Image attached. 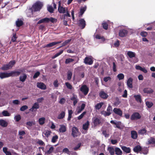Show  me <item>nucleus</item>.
Segmentation results:
<instances>
[{
    "mask_svg": "<svg viewBox=\"0 0 155 155\" xmlns=\"http://www.w3.org/2000/svg\"><path fill=\"white\" fill-rule=\"evenodd\" d=\"M27 78V76L25 74H23L20 77V80L21 81L24 82Z\"/></svg>",
    "mask_w": 155,
    "mask_h": 155,
    "instance_id": "40",
    "label": "nucleus"
},
{
    "mask_svg": "<svg viewBox=\"0 0 155 155\" xmlns=\"http://www.w3.org/2000/svg\"><path fill=\"white\" fill-rule=\"evenodd\" d=\"M28 108V107L26 105H24L22 106L20 108V110L21 111H24Z\"/></svg>",
    "mask_w": 155,
    "mask_h": 155,
    "instance_id": "62",
    "label": "nucleus"
},
{
    "mask_svg": "<svg viewBox=\"0 0 155 155\" xmlns=\"http://www.w3.org/2000/svg\"><path fill=\"white\" fill-rule=\"evenodd\" d=\"M39 106L38 103H35L30 110L31 111H35L36 110L39 108Z\"/></svg>",
    "mask_w": 155,
    "mask_h": 155,
    "instance_id": "16",
    "label": "nucleus"
},
{
    "mask_svg": "<svg viewBox=\"0 0 155 155\" xmlns=\"http://www.w3.org/2000/svg\"><path fill=\"white\" fill-rule=\"evenodd\" d=\"M84 63L86 64L91 65L92 64L93 61L90 57H86L84 59Z\"/></svg>",
    "mask_w": 155,
    "mask_h": 155,
    "instance_id": "12",
    "label": "nucleus"
},
{
    "mask_svg": "<svg viewBox=\"0 0 155 155\" xmlns=\"http://www.w3.org/2000/svg\"><path fill=\"white\" fill-rule=\"evenodd\" d=\"M78 25L82 29L84 28L86 25L85 20L83 19H80L79 21Z\"/></svg>",
    "mask_w": 155,
    "mask_h": 155,
    "instance_id": "13",
    "label": "nucleus"
},
{
    "mask_svg": "<svg viewBox=\"0 0 155 155\" xmlns=\"http://www.w3.org/2000/svg\"><path fill=\"white\" fill-rule=\"evenodd\" d=\"M141 118V116L138 113H134L131 115L130 119L132 120H137Z\"/></svg>",
    "mask_w": 155,
    "mask_h": 155,
    "instance_id": "8",
    "label": "nucleus"
},
{
    "mask_svg": "<svg viewBox=\"0 0 155 155\" xmlns=\"http://www.w3.org/2000/svg\"><path fill=\"white\" fill-rule=\"evenodd\" d=\"M60 127L59 129V131L61 133H64L66 131V126L64 125H60Z\"/></svg>",
    "mask_w": 155,
    "mask_h": 155,
    "instance_id": "21",
    "label": "nucleus"
},
{
    "mask_svg": "<svg viewBox=\"0 0 155 155\" xmlns=\"http://www.w3.org/2000/svg\"><path fill=\"white\" fill-rule=\"evenodd\" d=\"M65 112L64 111H62L58 115L57 117L58 119H62L65 116Z\"/></svg>",
    "mask_w": 155,
    "mask_h": 155,
    "instance_id": "28",
    "label": "nucleus"
},
{
    "mask_svg": "<svg viewBox=\"0 0 155 155\" xmlns=\"http://www.w3.org/2000/svg\"><path fill=\"white\" fill-rule=\"evenodd\" d=\"M113 111L115 114L120 116L122 115V112L119 108H115L113 109Z\"/></svg>",
    "mask_w": 155,
    "mask_h": 155,
    "instance_id": "18",
    "label": "nucleus"
},
{
    "mask_svg": "<svg viewBox=\"0 0 155 155\" xmlns=\"http://www.w3.org/2000/svg\"><path fill=\"white\" fill-rule=\"evenodd\" d=\"M120 45L119 41L118 40L117 41L114 43V47H117L119 46Z\"/></svg>",
    "mask_w": 155,
    "mask_h": 155,
    "instance_id": "63",
    "label": "nucleus"
},
{
    "mask_svg": "<svg viewBox=\"0 0 155 155\" xmlns=\"http://www.w3.org/2000/svg\"><path fill=\"white\" fill-rule=\"evenodd\" d=\"M86 114V112L84 111L78 117V120H80L82 119Z\"/></svg>",
    "mask_w": 155,
    "mask_h": 155,
    "instance_id": "59",
    "label": "nucleus"
},
{
    "mask_svg": "<svg viewBox=\"0 0 155 155\" xmlns=\"http://www.w3.org/2000/svg\"><path fill=\"white\" fill-rule=\"evenodd\" d=\"M89 125V123L88 121H87L86 123L83 124V129L85 130H88Z\"/></svg>",
    "mask_w": 155,
    "mask_h": 155,
    "instance_id": "32",
    "label": "nucleus"
},
{
    "mask_svg": "<svg viewBox=\"0 0 155 155\" xmlns=\"http://www.w3.org/2000/svg\"><path fill=\"white\" fill-rule=\"evenodd\" d=\"M115 154L117 155H121L122 152L121 150L118 147H115Z\"/></svg>",
    "mask_w": 155,
    "mask_h": 155,
    "instance_id": "29",
    "label": "nucleus"
},
{
    "mask_svg": "<svg viewBox=\"0 0 155 155\" xmlns=\"http://www.w3.org/2000/svg\"><path fill=\"white\" fill-rule=\"evenodd\" d=\"M148 144L155 143V138L153 137H151L148 140Z\"/></svg>",
    "mask_w": 155,
    "mask_h": 155,
    "instance_id": "41",
    "label": "nucleus"
},
{
    "mask_svg": "<svg viewBox=\"0 0 155 155\" xmlns=\"http://www.w3.org/2000/svg\"><path fill=\"white\" fill-rule=\"evenodd\" d=\"M85 104L83 103L80 107H77L75 111L76 114H78L80 113L84 108Z\"/></svg>",
    "mask_w": 155,
    "mask_h": 155,
    "instance_id": "7",
    "label": "nucleus"
},
{
    "mask_svg": "<svg viewBox=\"0 0 155 155\" xmlns=\"http://www.w3.org/2000/svg\"><path fill=\"white\" fill-rule=\"evenodd\" d=\"M71 39H68L66 40L64 43L62 44V45L60 47H61L62 46H65L67 45L71 41Z\"/></svg>",
    "mask_w": 155,
    "mask_h": 155,
    "instance_id": "57",
    "label": "nucleus"
},
{
    "mask_svg": "<svg viewBox=\"0 0 155 155\" xmlns=\"http://www.w3.org/2000/svg\"><path fill=\"white\" fill-rule=\"evenodd\" d=\"M43 5V4L41 2H37L33 5L31 9L29 10V12L32 13L33 12L39 11Z\"/></svg>",
    "mask_w": 155,
    "mask_h": 155,
    "instance_id": "1",
    "label": "nucleus"
},
{
    "mask_svg": "<svg viewBox=\"0 0 155 155\" xmlns=\"http://www.w3.org/2000/svg\"><path fill=\"white\" fill-rule=\"evenodd\" d=\"M7 150V148L6 147H4L3 148V151L6 155H11V153L8 151Z\"/></svg>",
    "mask_w": 155,
    "mask_h": 155,
    "instance_id": "46",
    "label": "nucleus"
},
{
    "mask_svg": "<svg viewBox=\"0 0 155 155\" xmlns=\"http://www.w3.org/2000/svg\"><path fill=\"white\" fill-rule=\"evenodd\" d=\"M48 22L50 21L52 23H55L57 21V19L52 18L50 17V18H48Z\"/></svg>",
    "mask_w": 155,
    "mask_h": 155,
    "instance_id": "48",
    "label": "nucleus"
},
{
    "mask_svg": "<svg viewBox=\"0 0 155 155\" xmlns=\"http://www.w3.org/2000/svg\"><path fill=\"white\" fill-rule=\"evenodd\" d=\"M80 90L84 95H86L88 93L89 89L86 85L84 84L81 85Z\"/></svg>",
    "mask_w": 155,
    "mask_h": 155,
    "instance_id": "4",
    "label": "nucleus"
},
{
    "mask_svg": "<svg viewBox=\"0 0 155 155\" xmlns=\"http://www.w3.org/2000/svg\"><path fill=\"white\" fill-rule=\"evenodd\" d=\"M47 10L50 13H53L54 10L52 6L48 5L47 6Z\"/></svg>",
    "mask_w": 155,
    "mask_h": 155,
    "instance_id": "42",
    "label": "nucleus"
},
{
    "mask_svg": "<svg viewBox=\"0 0 155 155\" xmlns=\"http://www.w3.org/2000/svg\"><path fill=\"white\" fill-rule=\"evenodd\" d=\"M16 26L18 27H19L22 25L23 24L22 21L21 19H18L16 22Z\"/></svg>",
    "mask_w": 155,
    "mask_h": 155,
    "instance_id": "43",
    "label": "nucleus"
},
{
    "mask_svg": "<svg viewBox=\"0 0 155 155\" xmlns=\"http://www.w3.org/2000/svg\"><path fill=\"white\" fill-rule=\"evenodd\" d=\"M68 8H67L63 7L60 5V3H59V7L58 8V12L60 13L64 14L66 12Z\"/></svg>",
    "mask_w": 155,
    "mask_h": 155,
    "instance_id": "10",
    "label": "nucleus"
},
{
    "mask_svg": "<svg viewBox=\"0 0 155 155\" xmlns=\"http://www.w3.org/2000/svg\"><path fill=\"white\" fill-rule=\"evenodd\" d=\"M128 33V31L125 29H121L119 31V35L120 37L125 36Z\"/></svg>",
    "mask_w": 155,
    "mask_h": 155,
    "instance_id": "11",
    "label": "nucleus"
},
{
    "mask_svg": "<svg viewBox=\"0 0 155 155\" xmlns=\"http://www.w3.org/2000/svg\"><path fill=\"white\" fill-rule=\"evenodd\" d=\"M146 104L147 106L149 108L151 107L153 105V104L152 102L147 101L146 102Z\"/></svg>",
    "mask_w": 155,
    "mask_h": 155,
    "instance_id": "51",
    "label": "nucleus"
},
{
    "mask_svg": "<svg viewBox=\"0 0 155 155\" xmlns=\"http://www.w3.org/2000/svg\"><path fill=\"white\" fill-rule=\"evenodd\" d=\"M102 25L104 28L105 30H107L108 28V25L106 23L104 22L102 24Z\"/></svg>",
    "mask_w": 155,
    "mask_h": 155,
    "instance_id": "64",
    "label": "nucleus"
},
{
    "mask_svg": "<svg viewBox=\"0 0 155 155\" xmlns=\"http://www.w3.org/2000/svg\"><path fill=\"white\" fill-rule=\"evenodd\" d=\"M117 78L120 80L123 79L124 78V75L122 73L119 74L117 75Z\"/></svg>",
    "mask_w": 155,
    "mask_h": 155,
    "instance_id": "50",
    "label": "nucleus"
},
{
    "mask_svg": "<svg viewBox=\"0 0 155 155\" xmlns=\"http://www.w3.org/2000/svg\"><path fill=\"white\" fill-rule=\"evenodd\" d=\"M141 150V152L144 154H147L148 151V149L147 147H144L142 149L140 146L135 147L134 149V151L135 152H138Z\"/></svg>",
    "mask_w": 155,
    "mask_h": 155,
    "instance_id": "2",
    "label": "nucleus"
},
{
    "mask_svg": "<svg viewBox=\"0 0 155 155\" xmlns=\"http://www.w3.org/2000/svg\"><path fill=\"white\" fill-rule=\"evenodd\" d=\"M87 8V6H84V7H81V8L79 15H82L86 11Z\"/></svg>",
    "mask_w": 155,
    "mask_h": 155,
    "instance_id": "34",
    "label": "nucleus"
},
{
    "mask_svg": "<svg viewBox=\"0 0 155 155\" xmlns=\"http://www.w3.org/2000/svg\"><path fill=\"white\" fill-rule=\"evenodd\" d=\"M63 50H61L59 52H58L53 57V58H55L57 57L60 54H61L63 52Z\"/></svg>",
    "mask_w": 155,
    "mask_h": 155,
    "instance_id": "61",
    "label": "nucleus"
},
{
    "mask_svg": "<svg viewBox=\"0 0 155 155\" xmlns=\"http://www.w3.org/2000/svg\"><path fill=\"white\" fill-rule=\"evenodd\" d=\"M58 139V137L57 135H56L53 136L52 139L51 141L53 143L55 142Z\"/></svg>",
    "mask_w": 155,
    "mask_h": 155,
    "instance_id": "54",
    "label": "nucleus"
},
{
    "mask_svg": "<svg viewBox=\"0 0 155 155\" xmlns=\"http://www.w3.org/2000/svg\"><path fill=\"white\" fill-rule=\"evenodd\" d=\"M2 114L5 117H9L11 115V114L8 111L5 110H3L2 112Z\"/></svg>",
    "mask_w": 155,
    "mask_h": 155,
    "instance_id": "37",
    "label": "nucleus"
},
{
    "mask_svg": "<svg viewBox=\"0 0 155 155\" xmlns=\"http://www.w3.org/2000/svg\"><path fill=\"white\" fill-rule=\"evenodd\" d=\"M93 122L94 126H95L98 125L101 123L100 120L99 118L96 117H94L93 118Z\"/></svg>",
    "mask_w": 155,
    "mask_h": 155,
    "instance_id": "19",
    "label": "nucleus"
},
{
    "mask_svg": "<svg viewBox=\"0 0 155 155\" xmlns=\"http://www.w3.org/2000/svg\"><path fill=\"white\" fill-rule=\"evenodd\" d=\"M54 147H50L49 148V149L48 150L47 152H46V154H50L54 150Z\"/></svg>",
    "mask_w": 155,
    "mask_h": 155,
    "instance_id": "52",
    "label": "nucleus"
},
{
    "mask_svg": "<svg viewBox=\"0 0 155 155\" xmlns=\"http://www.w3.org/2000/svg\"><path fill=\"white\" fill-rule=\"evenodd\" d=\"M120 103V101L119 99L117 97H116L114 102V104L115 106H117Z\"/></svg>",
    "mask_w": 155,
    "mask_h": 155,
    "instance_id": "38",
    "label": "nucleus"
},
{
    "mask_svg": "<svg viewBox=\"0 0 155 155\" xmlns=\"http://www.w3.org/2000/svg\"><path fill=\"white\" fill-rule=\"evenodd\" d=\"M143 91L144 93L147 94L151 93L153 92V91L152 89L148 88L144 89Z\"/></svg>",
    "mask_w": 155,
    "mask_h": 155,
    "instance_id": "39",
    "label": "nucleus"
},
{
    "mask_svg": "<svg viewBox=\"0 0 155 155\" xmlns=\"http://www.w3.org/2000/svg\"><path fill=\"white\" fill-rule=\"evenodd\" d=\"M100 96L102 98L106 99L108 97V95L104 91H101L99 93Z\"/></svg>",
    "mask_w": 155,
    "mask_h": 155,
    "instance_id": "23",
    "label": "nucleus"
},
{
    "mask_svg": "<svg viewBox=\"0 0 155 155\" xmlns=\"http://www.w3.org/2000/svg\"><path fill=\"white\" fill-rule=\"evenodd\" d=\"M133 79L131 78H129L127 80V84L128 87L130 88L133 87L132 85Z\"/></svg>",
    "mask_w": 155,
    "mask_h": 155,
    "instance_id": "24",
    "label": "nucleus"
},
{
    "mask_svg": "<svg viewBox=\"0 0 155 155\" xmlns=\"http://www.w3.org/2000/svg\"><path fill=\"white\" fill-rule=\"evenodd\" d=\"M37 86L38 88L42 90H45L46 89V85L42 82H38L37 84Z\"/></svg>",
    "mask_w": 155,
    "mask_h": 155,
    "instance_id": "14",
    "label": "nucleus"
},
{
    "mask_svg": "<svg viewBox=\"0 0 155 155\" xmlns=\"http://www.w3.org/2000/svg\"><path fill=\"white\" fill-rule=\"evenodd\" d=\"M48 22V18H42L38 21L37 24H39L42 23Z\"/></svg>",
    "mask_w": 155,
    "mask_h": 155,
    "instance_id": "30",
    "label": "nucleus"
},
{
    "mask_svg": "<svg viewBox=\"0 0 155 155\" xmlns=\"http://www.w3.org/2000/svg\"><path fill=\"white\" fill-rule=\"evenodd\" d=\"M107 150L110 153L111 155H114L115 152V149L113 147H109L107 149Z\"/></svg>",
    "mask_w": 155,
    "mask_h": 155,
    "instance_id": "33",
    "label": "nucleus"
},
{
    "mask_svg": "<svg viewBox=\"0 0 155 155\" xmlns=\"http://www.w3.org/2000/svg\"><path fill=\"white\" fill-rule=\"evenodd\" d=\"M132 137L134 139H136L137 137V132L135 131H132L131 132Z\"/></svg>",
    "mask_w": 155,
    "mask_h": 155,
    "instance_id": "36",
    "label": "nucleus"
},
{
    "mask_svg": "<svg viewBox=\"0 0 155 155\" xmlns=\"http://www.w3.org/2000/svg\"><path fill=\"white\" fill-rule=\"evenodd\" d=\"M112 111V108L110 105H109L107 109V111H103L101 113L105 116H108L111 114Z\"/></svg>",
    "mask_w": 155,
    "mask_h": 155,
    "instance_id": "5",
    "label": "nucleus"
},
{
    "mask_svg": "<svg viewBox=\"0 0 155 155\" xmlns=\"http://www.w3.org/2000/svg\"><path fill=\"white\" fill-rule=\"evenodd\" d=\"M21 119V117L19 114L15 116L14 119L17 122L19 121Z\"/></svg>",
    "mask_w": 155,
    "mask_h": 155,
    "instance_id": "56",
    "label": "nucleus"
},
{
    "mask_svg": "<svg viewBox=\"0 0 155 155\" xmlns=\"http://www.w3.org/2000/svg\"><path fill=\"white\" fill-rule=\"evenodd\" d=\"M10 74L9 73L7 72H0V78L1 79L10 77Z\"/></svg>",
    "mask_w": 155,
    "mask_h": 155,
    "instance_id": "17",
    "label": "nucleus"
},
{
    "mask_svg": "<svg viewBox=\"0 0 155 155\" xmlns=\"http://www.w3.org/2000/svg\"><path fill=\"white\" fill-rule=\"evenodd\" d=\"M51 133V130H45L42 133V136L43 137H48L50 136Z\"/></svg>",
    "mask_w": 155,
    "mask_h": 155,
    "instance_id": "15",
    "label": "nucleus"
},
{
    "mask_svg": "<svg viewBox=\"0 0 155 155\" xmlns=\"http://www.w3.org/2000/svg\"><path fill=\"white\" fill-rule=\"evenodd\" d=\"M134 97L135 98L136 100L140 103L141 102V96L140 95H134Z\"/></svg>",
    "mask_w": 155,
    "mask_h": 155,
    "instance_id": "45",
    "label": "nucleus"
},
{
    "mask_svg": "<svg viewBox=\"0 0 155 155\" xmlns=\"http://www.w3.org/2000/svg\"><path fill=\"white\" fill-rule=\"evenodd\" d=\"M115 125L116 126L115 127H117L120 129H122L124 127L123 124L120 121H117Z\"/></svg>",
    "mask_w": 155,
    "mask_h": 155,
    "instance_id": "22",
    "label": "nucleus"
},
{
    "mask_svg": "<svg viewBox=\"0 0 155 155\" xmlns=\"http://www.w3.org/2000/svg\"><path fill=\"white\" fill-rule=\"evenodd\" d=\"M104 104V103L103 102H101L97 104L95 106V108L97 110L100 109Z\"/></svg>",
    "mask_w": 155,
    "mask_h": 155,
    "instance_id": "47",
    "label": "nucleus"
},
{
    "mask_svg": "<svg viewBox=\"0 0 155 155\" xmlns=\"http://www.w3.org/2000/svg\"><path fill=\"white\" fill-rule=\"evenodd\" d=\"M8 125V123L4 120H0V125L3 127H6Z\"/></svg>",
    "mask_w": 155,
    "mask_h": 155,
    "instance_id": "31",
    "label": "nucleus"
},
{
    "mask_svg": "<svg viewBox=\"0 0 155 155\" xmlns=\"http://www.w3.org/2000/svg\"><path fill=\"white\" fill-rule=\"evenodd\" d=\"M127 54L130 58L134 57L135 55V54L134 52L130 51H127Z\"/></svg>",
    "mask_w": 155,
    "mask_h": 155,
    "instance_id": "35",
    "label": "nucleus"
},
{
    "mask_svg": "<svg viewBox=\"0 0 155 155\" xmlns=\"http://www.w3.org/2000/svg\"><path fill=\"white\" fill-rule=\"evenodd\" d=\"M74 61V60L72 58H69L66 59L65 61L66 64H68Z\"/></svg>",
    "mask_w": 155,
    "mask_h": 155,
    "instance_id": "55",
    "label": "nucleus"
},
{
    "mask_svg": "<svg viewBox=\"0 0 155 155\" xmlns=\"http://www.w3.org/2000/svg\"><path fill=\"white\" fill-rule=\"evenodd\" d=\"M61 41H58V42H54L49 43L45 47H52L57 44H59L61 43Z\"/></svg>",
    "mask_w": 155,
    "mask_h": 155,
    "instance_id": "27",
    "label": "nucleus"
},
{
    "mask_svg": "<svg viewBox=\"0 0 155 155\" xmlns=\"http://www.w3.org/2000/svg\"><path fill=\"white\" fill-rule=\"evenodd\" d=\"M45 117H42L40 118L38 120V122L40 124L43 125L45 122Z\"/></svg>",
    "mask_w": 155,
    "mask_h": 155,
    "instance_id": "44",
    "label": "nucleus"
},
{
    "mask_svg": "<svg viewBox=\"0 0 155 155\" xmlns=\"http://www.w3.org/2000/svg\"><path fill=\"white\" fill-rule=\"evenodd\" d=\"M65 84L68 88L69 89H72V87L69 83L66 82Z\"/></svg>",
    "mask_w": 155,
    "mask_h": 155,
    "instance_id": "60",
    "label": "nucleus"
},
{
    "mask_svg": "<svg viewBox=\"0 0 155 155\" xmlns=\"http://www.w3.org/2000/svg\"><path fill=\"white\" fill-rule=\"evenodd\" d=\"M72 73L71 71H69L67 74V79L68 80H70L71 78Z\"/></svg>",
    "mask_w": 155,
    "mask_h": 155,
    "instance_id": "49",
    "label": "nucleus"
},
{
    "mask_svg": "<svg viewBox=\"0 0 155 155\" xmlns=\"http://www.w3.org/2000/svg\"><path fill=\"white\" fill-rule=\"evenodd\" d=\"M21 72L19 71H12L9 72L10 77L18 75L20 74Z\"/></svg>",
    "mask_w": 155,
    "mask_h": 155,
    "instance_id": "25",
    "label": "nucleus"
},
{
    "mask_svg": "<svg viewBox=\"0 0 155 155\" xmlns=\"http://www.w3.org/2000/svg\"><path fill=\"white\" fill-rule=\"evenodd\" d=\"M80 135V133L79 132L78 129L73 127L72 129V135L74 137H76Z\"/></svg>",
    "mask_w": 155,
    "mask_h": 155,
    "instance_id": "6",
    "label": "nucleus"
},
{
    "mask_svg": "<svg viewBox=\"0 0 155 155\" xmlns=\"http://www.w3.org/2000/svg\"><path fill=\"white\" fill-rule=\"evenodd\" d=\"M15 63V61H11L8 64L4 65L1 69L3 70H6L10 69L13 67Z\"/></svg>",
    "mask_w": 155,
    "mask_h": 155,
    "instance_id": "3",
    "label": "nucleus"
},
{
    "mask_svg": "<svg viewBox=\"0 0 155 155\" xmlns=\"http://www.w3.org/2000/svg\"><path fill=\"white\" fill-rule=\"evenodd\" d=\"M146 130L145 129L143 128L140 130H139L138 133L139 134H145L146 133Z\"/></svg>",
    "mask_w": 155,
    "mask_h": 155,
    "instance_id": "53",
    "label": "nucleus"
},
{
    "mask_svg": "<svg viewBox=\"0 0 155 155\" xmlns=\"http://www.w3.org/2000/svg\"><path fill=\"white\" fill-rule=\"evenodd\" d=\"M121 148L126 153H130V149L129 147L123 146H122Z\"/></svg>",
    "mask_w": 155,
    "mask_h": 155,
    "instance_id": "26",
    "label": "nucleus"
},
{
    "mask_svg": "<svg viewBox=\"0 0 155 155\" xmlns=\"http://www.w3.org/2000/svg\"><path fill=\"white\" fill-rule=\"evenodd\" d=\"M71 100L73 101V105L75 106L78 101L77 96L73 94L71 98Z\"/></svg>",
    "mask_w": 155,
    "mask_h": 155,
    "instance_id": "9",
    "label": "nucleus"
},
{
    "mask_svg": "<svg viewBox=\"0 0 155 155\" xmlns=\"http://www.w3.org/2000/svg\"><path fill=\"white\" fill-rule=\"evenodd\" d=\"M17 37H16V35L15 34H14L13 36L12 37L11 41H12L14 42L16 41Z\"/></svg>",
    "mask_w": 155,
    "mask_h": 155,
    "instance_id": "58",
    "label": "nucleus"
},
{
    "mask_svg": "<svg viewBox=\"0 0 155 155\" xmlns=\"http://www.w3.org/2000/svg\"><path fill=\"white\" fill-rule=\"evenodd\" d=\"M95 38L97 39L100 40L99 41L101 43H103L105 41V39L103 36H101L99 35H95Z\"/></svg>",
    "mask_w": 155,
    "mask_h": 155,
    "instance_id": "20",
    "label": "nucleus"
}]
</instances>
